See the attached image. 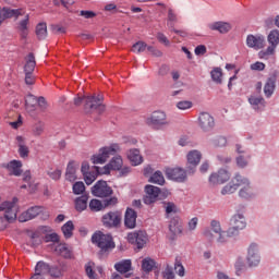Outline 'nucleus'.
Returning <instances> with one entry per match:
<instances>
[{"instance_id":"nucleus-61","label":"nucleus","mask_w":279,"mask_h":279,"mask_svg":"<svg viewBox=\"0 0 279 279\" xmlns=\"http://www.w3.org/2000/svg\"><path fill=\"white\" fill-rule=\"evenodd\" d=\"M174 269L175 272L178 274V276H180L181 278H183L184 276V266L182 265V263L180 260H175L174 263Z\"/></svg>"},{"instance_id":"nucleus-48","label":"nucleus","mask_w":279,"mask_h":279,"mask_svg":"<svg viewBox=\"0 0 279 279\" xmlns=\"http://www.w3.org/2000/svg\"><path fill=\"white\" fill-rule=\"evenodd\" d=\"M148 182H151L153 184H159L162 186L165 184V175H162V172L160 170H157L148 180Z\"/></svg>"},{"instance_id":"nucleus-24","label":"nucleus","mask_w":279,"mask_h":279,"mask_svg":"<svg viewBox=\"0 0 279 279\" xmlns=\"http://www.w3.org/2000/svg\"><path fill=\"white\" fill-rule=\"evenodd\" d=\"M41 211V208L38 206L31 207L28 210L21 214L19 221H21V223H25V221H32V219H36V217H38Z\"/></svg>"},{"instance_id":"nucleus-12","label":"nucleus","mask_w":279,"mask_h":279,"mask_svg":"<svg viewBox=\"0 0 279 279\" xmlns=\"http://www.w3.org/2000/svg\"><path fill=\"white\" fill-rule=\"evenodd\" d=\"M122 219L121 211H109L102 216V225L105 228H119Z\"/></svg>"},{"instance_id":"nucleus-60","label":"nucleus","mask_w":279,"mask_h":279,"mask_svg":"<svg viewBox=\"0 0 279 279\" xmlns=\"http://www.w3.org/2000/svg\"><path fill=\"white\" fill-rule=\"evenodd\" d=\"M162 277L166 279H174L175 275L173 274V268L169 265L165 268V271L162 272Z\"/></svg>"},{"instance_id":"nucleus-64","label":"nucleus","mask_w":279,"mask_h":279,"mask_svg":"<svg viewBox=\"0 0 279 279\" xmlns=\"http://www.w3.org/2000/svg\"><path fill=\"white\" fill-rule=\"evenodd\" d=\"M49 178L51 180H60L62 178V171L61 170H53V171H48Z\"/></svg>"},{"instance_id":"nucleus-5","label":"nucleus","mask_w":279,"mask_h":279,"mask_svg":"<svg viewBox=\"0 0 279 279\" xmlns=\"http://www.w3.org/2000/svg\"><path fill=\"white\" fill-rule=\"evenodd\" d=\"M119 150V144L101 147L98 154L94 155L90 160L93 165H105V162L108 161V158H110V156H114Z\"/></svg>"},{"instance_id":"nucleus-56","label":"nucleus","mask_w":279,"mask_h":279,"mask_svg":"<svg viewBox=\"0 0 279 279\" xmlns=\"http://www.w3.org/2000/svg\"><path fill=\"white\" fill-rule=\"evenodd\" d=\"M197 163L187 161L185 167L186 175H195V171H197Z\"/></svg>"},{"instance_id":"nucleus-55","label":"nucleus","mask_w":279,"mask_h":279,"mask_svg":"<svg viewBox=\"0 0 279 279\" xmlns=\"http://www.w3.org/2000/svg\"><path fill=\"white\" fill-rule=\"evenodd\" d=\"M209 230L211 233L214 232V234H217L221 232L223 229H221V222H219V220H211Z\"/></svg>"},{"instance_id":"nucleus-40","label":"nucleus","mask_w":279,"mask_h":279,"mask_svg":"<svg viewBox=\"0 0 279 279\" xmlns=\"http://www.w3.org/2000/svg\"><path fill=\"white\" fill-rule=\"evenodd\" d=\"M210 76L215 84H223V71L221 70V68H214L210 72Z\"/></svg>"},{"instance_id":"nucleus-21","label":"nucleus","mask_w":279,"mask_h":279,"mask_svg":"<svg viewBox=\"0 0 279 279\" xmlns=\"http://www.w3.org/2000/svg\"><path fill=\"white\" fill-rule=\"evenodd\" d=\"M121 167H123V158H121V156H116L102 168L101 173L108 175L110 171H121Z\"/></svg>"},{"instance_id":"nucleus-23","label":"nucleus","mask_w":279,"mask_h":279,"mask_svg":"<svg viewBox=\"0 0 279 279\" xmlns=\"http://www.w3.org/2000/svg\"><path fill=\"white\" fill-rule=\"evenodd\" d=\"M169 232L171 234V241H175V236H178V234H182V225L180 223V217L174 216L170 219Z\"/></svg>"},{"instance_id":"nucleus-19","label":"nucleus","mask_w":279,"mask_h":279,"mask_svg":"<svg viewBox=\"0 0 279 279\" xmlns=\"http://www.w3.org/2000/svg\"><path fill=\"white\" fill-rule=\"evenodd\" d=\"M146 195L144 196V204L149 206L154 204L158 199V195H160V187L154 185H146L145 186Z\"/></svg>"},{"instance_id":"nucleus-42","label":"nucleus","mask_w":279,"mask_h":279,"mask_svg":"<svg viewBox=\"0 0 279 279\" xmlns=\"http://www.w3.org/2000/svg\"><path fill=\"white\" fill-rule=\"evenodd\" d=\"M154 267H156V260L151 259V257H146L142 260V269L145 274L154 271Z\"/></svg>"},{"instance_id":"nucleus-1","label":"nucleus","mask_w":279,"mask_h":279,"mask_svg":"<svg viewBox=\"0 0 279 279\" xmlns=\"http://www.w3.org/2000/svg\"><path fill=\"white\" fill-rule=\"evenodd\" d=\"M83 101L87 114H90V112L104 114V112H106V105H102L104 96H77L74 98V106H82Z\"/></svg>"},{"instance_id":"nucleus-57","label":"nucleus","mask_w":279,"mask_h":279,"mask_svg":"<svg viewBox=\"0 0 279 279\" xmlns=\"http://www.w3.org/2000/svg\"><path fill=\"white\" fill-rule=\"evenodd\" d=\"M33 136H40L43 132H45V125L41 123H37L33 126Z\"/></svg>"},{"instance_id":"nucleus-18","label":"nucleus","mask_w":279,"mask_h":279,"mask_svg":"<svg viewBox=\"0 0 279 279\" xmlns=\"http://www.w3.org/2000/svg\"><path fill=\"white\" fill-rule=\"evenodd\" d=\"M246 46L250 49H255L258 51L265 47V36L263 35H247L246 37Z\"/></svg>"},{"instance_id":"nucleus-46","label":"nucleus","mask_w":279,"mask_h":279,"mask_svg":"<svg viewBox=\"0 0 279 279\" xmlns=\"http://www.w3.org/2000/svg\"><path fill=\"white\" fill-rule=\"evenodd\" d=\"M274 90H276V81L268 78L264 86V94L266 97H271V95H274Z\"/></svg>"},{"instance_id":"nucleus-15","label":"nucleus","mask_w":279,"mask_h":279,"mask_svg":"<svg viewBox=\"0 0 279 279\" xmlns=\"http://www.w3.org/2000/svg\"><path fill=\"white\" fill-rule=\"evenodd\" d=\"M248 104L255 112H263L267 106V101L259 94H251L247 98Z\"/></svg>"},{"instance_id":"nucleus-43","label":"nucleus","mask_w":279,"mask_h":279,"mask_svg":"<svg viewBox=\"0 0 279 279\" xmlns=\"http://www.w3.org/2000/svg\"><path fill=\"white\" fill-rule=\"evenodd\" d=\"M252 159V155H239L235 158V162H236V167H239V169H245L248 165H250V160Z\"/></svg>"},{"instance_id":"nucleus-41","label":"nucleus","mask_w":279,"mask_h":279,"mask_svg":"<svg viewBox=\"0 0 279 279\" xmlns=\"http://www.w3.org/2000/svg\"><path fill=\"white\" fill-rule=\"evenodd\" d=\"M54 252L63 258H71V248H69L68 244H59L56 246Z\"/></svg>"},{"instance_id":"nucleus-52","label":"nucleus","mask_w":279,"mask_h":279,"mask_svg":"<svg viewBox=\"0 0 279 279\" xmlns=\"http://www.w3.org/2000/svg\"><path fill=\"white\" fill-rule=\"evenodd\" d=\"M145 49H147V45L145 44V41H137L132 47L133 53H143Z\"/></svg>"},{"instance_id":"nucleus-8","label":"nucleus","mask_w":279,"mask_h":279,"mask_svg":"<svg viewBox=\"0 0 279 279\" xmlns=\"http://www.w3.org/2000/svg\"><path fill=\"white\" fill-rule=\"evenodd\" d=\"M113 193L114 191L112 190V187H110V185H108V182L104 180L97 181L95 185L92 186V194L94 195V197L109 199L108 197H110Z\"/></svg>"},{"instance_id":"nucleus-58","label":"nucleus","mask_w":279,"mask_h":279,"mask_svg":"<svg viewBox=\"0 0 279 279\" xmlns=\"http://www.w3.org/2000/svg\"><path fill=\"white\" fill-rule=\"evenodd\" d=\"M226 232H227V236L229 239H232V236H239V233L241 232V229L231 226V227L228 228V230Z\"/></svg>"},{"instance_id":"nucleus-38","label":"nucleus","mask_w":279,"mask_h":279,"mask_svg":"<svg viewBox=\"0 0 279 279\" xmlns=\"http://www.w3.org/2000/svg\"><path fill=\"white\" fill-rule=\"evenodd\" d=\"M75 230V225L73 221L69 220L61 227V231L63 232L64 239H71L73 236V231Z\"/></svg>"},{"instance_id":"nucleus-26","label":"nucleus","mask_w":279,"mask_h":279,"mask_svg":"<svg viewBox=\"0 0 279 279\" xmlns=\"http://www.w3.org/2000/svg\"><path fill=\"white\" fill-rule=\"evenodd\" d=\"M230 226L238 228L239 230H245L247 228V220L243 214H235L230 219Z\"/></svg>"},{"instance_id":"nucleus-36","label":"nucleus","mask_w":279,"mask_h":279,"mask_svg":"<svg viewBox=\"0 0 279 279\" xmlns=\"http://www.w3.org/2000/svg\"><path fill=\"white\" fill-rule=\"evenodd\" d=\"M95 171H90L87 172L84 175V180H85V184H87L88 186H90V184H93V182H95L97 180V175L104 174L101 171H99V167H94Z\"/></svg>"},{"instance_id":"nucleus-25","label":"nucleus","mask_w":279,"mask_h":279,"mask_svg":"<svg viewBox=\"0 0 279 279\" xmlns=\"http://www.w3.org/2000/svg\"><path fill=\"white\" fill-rule=\"evenodd\" d=\"M2 167L3 169H8L10 175L19 177L23 173V170H21L23 163L19 160H11L9 163H2Z\"/></svg>"},{"instance_id":"nucleus-31","label":"nucleus","mask_w":279,"mask_h":279,"mask_svg":"<svg viewBox=\"0 0 279 279\" xmlns=\"http://www.w3.org/2000/svg\"><path fill=\"white\" fill-rule=\"evenodd\" d=\"M76 172L77 166H75V161H70L65 170V180H68V182H75L77 180Z\"/></svg>"},{"instance_id":"nucleus-9","label":"nucleus","mask_w":279,"mask_h":279,"mask_svg":"<svg viewBox=\"0 0 279 279\" xmlns=\"http://www.w3.org/2000/svg\"><path fill=\"white\" fill-rule=\"evenodd\" d=\"M119 198H117V196H110L109 198H106L102 202L97 198H93L89 202V210H92V213H99L105 208H109V206H117Z\"/></svg>"},{"instance_id":"nucleus-17","label":"nucleus","mask_w":279,"mask_h":279,"mask_svg":"<svg viewBox=\"0 0 279 279\" xmlns=\"http://www.w3.org/2000/svg\"><path fill=\"white\" fill-rule=\"evenodd\" d=\"M198 126L203 132H210L215 128V118L208 112H201L198 116Z\"/></svg>"},{"instance_id":"nucleus-34","label":"nucleus","mask_w":279,"mask_h":279,"mask_svg":"<svg viewBox=\"0 0 279 279\" xmlns=\"http://www.w3.org/2000/svg\"><path fill=\"white\" fill-rule=\"evenodd\" d=\"M25 62L24 73H34V70L36 69V57L33 52L28 53L25 58Z\"/></svg>"},{"instance_id":"nucleus-45","label":"nucleus","mask_w":279,"mask_h":279,"mask_svg":"<svg viewBox=\"0 0 279 279\" xmlns=\"http://www.w3.org/2000/svg\"><path fill=\"white\" fill-rule=\"evenodd\" d=\"M35 32L38 40H45L47 38V23L37 24Z\"/></svg>"},{"instance_id":"nucleus-33","label":"nucleus","mask_w":279,"mask_h":279,"mask_svg":"<svg viewBox=\"0 0 279 279\" xmlns=\"http://www.w3.org/2000/svg\"><path fill=\"white\" fill-rule=\"evenodd\" d=\"M37 106H38V98L32 94H28L25 98L26 111L29 113L35 112Z\"/></svg>"},{"instance_id":"nucleus-53","label":"nucleus","mask_w":279,"mask_h":279,"mask_svg":"<svg viewBox=\"0 0 279 279\" xmlns=\"http://www.w3.org/2000/svg\"><path fill=\"white\" fill-rule=\"evenodd\" d=\"M178 110H191L193 108V101L191 100H181L177 102Z\"/></svg>"},{"instance_id":"nucleus-27","label":"nucleus","mask_w":279,"mask_h":279,"mask_svg":"<svg viewBox=\"0 0 279 279\" xmlns=\"http://www.w3.org/2000/svg\"><path fill=\"white\" fill-rule=\"evenodd\" d=\"M126 156L133 167H138V165H143V156H141V150H138L137 148H131L126 153Z\"/></svg>"},{"instance_id":"nucleus-44","label":"nucleus","mask_w":279,"mask_h":279,"mask_svg":"<svg viewBox=\"0 0 279 279\" xmlns=\"http://www.w3.org/2000/svg\"><path fill=\"white\" fill-rule=\"evenodd\" d=\"M163 208L167 217H169V215H177V213H180L178 205H175L173 202H163Z\"/></svg>"},{"instance_id":"nucleus-47","label":"nucleus","mask_w":279,"mask_h":279,"mask_svg":"<svg viewBox=\"0 0 279 279\" xmlns=\"http://www.w3.org/2000/svg\"><path fill=\"white\" fill-rule=\"evenodd\" d=\"M187 161L193 162L194 165H199L202 161V153L199 150H191L187 154Z\"/></svg>"},{"instance_id":"nucleus-39","label":"nucleus","mask_w":279,"mask_h":279,"mask_svg":"<svg viewBox=\"0 0 279 279\" xmlns=\"http://www.w3.org/2000/svg\"><path fill=\"white\" fill-rule=\"evenodd\" d=\"M49 264L45 262H38L36 267H35V276H46V274H49Z\"/></svg>"},{"instance_id":"nucleus-4","label":"nucleus","mask_w":279,"mask_h":279,"mask_svg":"<svg viewBox=\"0 0 279 279\" xmlns=\"http://www.w3.org/2000/svg\"><path fill=\"white\" fill-rule=\"evenodd\" d=\"M260 245L256 242H252L246 248L245 263L248 269H256L260 266Z\"/></svg>"},{"instance_id":"nucleus-2","label":"nucleus","mask_w":279,"mask_h":279,"mask_svg":"<svg viewBox=\"0 0 279 279\" xmlns=\"http://www.w3.org/2000/svg\"><path fill=\"white\" fill-rule=\"evenodd\" d=\"M235 181L239 182L240 184V190H239V197L241 199H256V191H254V186L252 185V181L244 175H241L240 173L235 174Z\"/></svg>"},{"instance_id":"nucleus-51","label":"nucleus","mask_w":279,"mask_h":279,"mask_svg":"<svg viewBox=\"0 0 279 279\" xmlns=\"http://www.w3.org/2000/svg\"><path fill=\"white\" fill-rule=\"evenodd\" d=\"M93 267H95V263H93V262H89L85 265V272H86L87 278L99 279V278H97L95 270H93Z\"/></svg>"},{"instance_id":"nucleus-3","label":"nucleus","mask_w":279,"mask_h":279,"mask_svg":"<svg viewBox=\"0 0 279 279\" xmlns=\"http://www.w3.org/2000/svg\"><path fill=\"white\" fill-rule=\"evenodd\" d=\"M19 198L13 197V199L4 201L0 204V213H4V217L0 216V221L3 222V219L8 221V223H12V221H16V215L19 213Z\"/></svg>"},{"instance_id":"nucleus-14","label":"nucleus","mask_w":279,"mask_h":279,"mask_svg":"<svg viewBox=\"0 0 279 279\" xmlns=\"http://www.w3.org/2000/svg\"><path fill=\"white\" fill-rule=\"evenodd\" d=\"M203 236H205V239H207V241H216V243L218 245H226V243H228V233L227 231L222 230L218 233H213V231H210V229H205L203 231Z\"/></svg>"},{"instance_id":"nucleus-30","label":"nucleus","mask_w":279,"mask_h":279,"mask_svg":"<svg viewBox=\"0 0 279 279\" xmlns=\"http://www.w3.org/2000/svg\"><path fill=\"white\" fill-rule=\"evenodd\" d=\"M28 25H29V14H26L25 19L17 23V32H20V36H22V38H27L29 34Z\"/></svg>"},{"instance_id":"nucleus-28","label":"nucleus","mask_w":279,"mask_h":279,"mask_svg":"<svg viewBox=\"0 0 279 279\" xmlns=\"http://www.w3.org/2000/svg\"><path fill=\"white\" fill-rule=\"evenodd\" d=\"M209 29L213 32H219V34H228L232 29V25L228 22H215L209 25Z\"/></svg>"},{"instance_id":"nucleus-49","label":"nucleus","mask_w":279,"mask_h":279,"mask_svg":"<svg viewBox=\"0 0 279 279\" xmlns=\"http://www.w3.org/2000/svg\"><path fill=\"white\" fill-rule=\"evenodd\" d=\"M177 23H178V15L175 14V12L172 11V9H169L168 17H167V26L169 27V29H173Z\"/></svg>"},{"instance_id":"nucleus-37","label":"nucleus","mask_w":279,"mask_h":279,"mask_svg":"<svg viewBox=\"0 0 279 279\" xmlns=\"http://www.w3.org/2000/svg\"><path fill=\"white\" fill-rule=\"evenodd\" d=\"M114 269L119 271V274H128L130 269H132V260L130 259H124L120 263H117L114 265Z\"/></svg>"},{"instance_id":"nucleus-63","label":"nucleus","mask_w":279,"mask_h":279,"mask_svg":"<svg viewBox=\"0 0 279 279\" xmlns=\"http://www.w3.org/2000/svg\"><path fill=\"white\" fill-rule=\"evenodd\" d=\"M217 160L220 165H230V162H232V157L227 155H217Z\"/></svg>"},{"instance_id":"nucleus-11","label":"nucleus","mask_w":279,"mask_h":279,"mask_svg":"<svg viewBox=\"0 0 279 279\" xmlns=\"http://www.w3.org/2000/svg\"><path fill=\"white\" fill-rule=\"evenodd\" d=\"M128 241L131 245H135L137 250H143V247L147 245V241H149V239L147 238V232L140 230L129 233Z\"/></svg>"},{"instance_id":"nucleus-20","label":"nucleus","mask_w":279,"mask_h":279,"mask_svg":"<svg viewBox=\"0 0 279 279\" xmlns=\"http://www.w3.org/2000/svg\"><path fill=\"white\" fill-rule=\"evenodd\" d=\"M22 9H10L8 7H3L1 9L0 7V25L3 24V21L8 19H19L20 16L23 15Z\"/></svg>"},{"instance_id":"nucleus-29","label":"nucleus","mask_w":279,"mask_h":279,"mask_svg":"<svg viewBox=\"0 0 279 279\" xmlns=\"http://www.w3.org/2000/svg\"><path fill=\"white\" fill-rule=\"evenodd\" d=\"M239 181H236V175H234L231 182L222 187L221 195H232V193H236V191H239Z\"/></svg>"},{"instance_id":"nucleus-50","label":"nucleus","mask_w":279,"mask_h":279,"mask_svg":"<svg viewBox=\"0 0 279 279\" xmlns=\"http://www.w3.org/2000/svg\"><path fill=\"white\" fill-rule=\"evenodd\" d=\"M72 190L74 195H83L84 191H86V185H84V182L77 181L73 184Z\"/></svg>"},{"instance_id":"nucleus-22","label":"nucleus","mask_w":279,"mask_h":279,"mask_svg":"<svg viewBox=\"0 0 279 279\" xmlns=\"http://www.w3.org/2000/svg\"><path fill=\"white\" fill-rule=\"evenodd\" d=\"M138 217V214L128 207L124 214V226L125 228H128L129 230H134V228H136V219Z\"/></svg>"},{"instance_id":"nucleus-16","label":"nucleus","mask_w":279,"mask_h":279,"mask_svg":"<svg viewBox=\"0 0 279 279\" xmlns=\"http://www.w3.org/2000/svg\"><path fill=\"white\" fill-rule=\"evenodd\" d=\"M230 180V173L226 169H220L209 175V184L217 186V184H226Z\"/></svg>"},{"instance_id":"nucleus-7","label":"nucleus","mask_w":279,"mask_h":279,"mask_svg":"<svg viewBox=\"0 0 279 279\" xmlns=\"http://www.w3.org/2000/svg\"><path fill=\"white\" fill-rule=\"evenodd\" d=\"M148 125H154L157 130H165L171 125V122L167 120V113L165 111H154L147 119Z\"/></svg>"},{"instance_id":"nucleus-62","label":"nucleus","mask_w":279,"mask_h":279,"mask_svg":"<svg viewBox=\"0 0 279 279\" xmlns=\"http://www.w3.org/2000/svg\"><path fill=\"white\" fill-rule=\"evenodd\" d=\"M43 241L40 240V236L37 235V233L31 234V245L32 247H38Z\"/></svg>"},{"instance_id":"nucleus-54","label":"nucleus","mask_w":279,"mask_h":279,"mask_svg":"<svg viewBox=\"0 0 279 279\" xmlns=\"http://www.w3.org/2000/svg\"><path fill=\"white\" fill-rule=\"evenodd\" d=\"M214 147H226L228 145V140L225 136H217L211 141Z\"/></svg>"},{"instance_id":"nucleus-13","label":"nucleus","mask_w":279,"mask_h":279,"mask_svg":"<svg viewBox=\"0 0 279 279\" xmlns=\"http://www.w3.org/2000/svg\"><path fill=\"white\" fill-rule=\"evenodd\" d=\"M166 178L173 180V182L184 183L189 180V174L183 168H168L166 169Z\"/></svg>"},{"instance_id":"nucleus-10","label":"nucleus","mask_w":279,"mask_h":279,"mask_svg":"<svg viewBox=\"0 0 279 279\" xmlns=\"http://www.w3.org/2000/svg\"><path fill=\"white\" fill-rule=\"evenodd\" d=\"M267 40L270 46L266 50L259 51V58H266V56H274L276 53V47L279 46V31L274 29L268 34Z\"/></svg>"},{"instance_id":"nucleus-35","label":"nucleus","mask_w":279,"mask_h":279,"mask_svg":"<svg viewBox=\"0 0 279 279\" xmlns=\"http://www.w3.org/2000/svg\"><path fill=\"white\" fill-rule=\"evenodd\" d=\"M88 208V195H82L75 199V209L82 213Z\"/></svg>"},{"instance_id":"nucleus-59","label":"nucleus","mask_w":279,"mask_h":279,"mask_svg":"<svg viewBox=\"0 0 279 279\" xmlns=\"http://www.w3.org/2000/svg\"><path fill=\"white\" fill-rule=\"evenodd\" d=\"M46 243H58L60 241V235L58 233H49L45 236Z\"/></svg>"},{"instance_id":"nucleus-6","label":"nucleus","mask_w":279,"mask_h":279,"mask_svg":"<svg viewBox=\"0 0 279 279\" xmlns=\"http://www.w3.org/2000/svg\"><path fill=\"white\" fill-rule=\"evenodd\" d=\"M92 242L97 245L101 252L114 250V242L112 241V235L110 234H104L101 232L94 233L92 236Z\"/></svg>"},{"instance_id":"nucleus-32","label":"nucleus","mask_w":279,"mask_h":279,"mask_svg":"<svg viewBox=\"0 0 279 279\" xmlns=\"http://www.w3.org/2000/svg\"><path fill=\"white\" fill-rule=\"evenodd\" d=\"M19 154L21 158H28L29 157V147L25 145V138L21 135L16 136Z\"/></svg>"}]
</instances>
